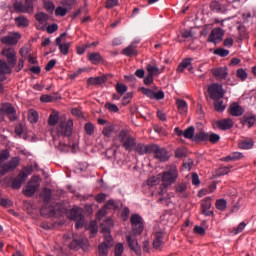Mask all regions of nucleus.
I'll return each instance as SVG.
<instances>
[{"mask_svg": "<svg viewBox=\"0 0 256 256\" xmlns=\"http://www.w3.org/2000/svg\"><path fill=\"white\" fill-rule=\"evenodd\" d=\"M11 157V154L9 153V150L5 149L2 150L0 153V175H7V173H10V171H15L17 167H19V157L12 158L8 163L2 164L3 161H7Z\"/></svg>", "mask_w": 256, "mask_h": 256, "instance_id": "nucleus-1", "label": "nucleus"}, {"mask_svg": "<svg viewBox=\"0 0 256 256\" xmlns=\"http://www.w3.org/2000/svg\"><path fill=\"white\" fill-rule=\"evenodd\" d=\"M51 136L53 139L56 137H71L73 134V120L68 121L60 120L55 128H51Z\"/></svg>", "mask_w": 256, "mask_h": 256, "instance_id": "nucleus-2", "label": "nucleus"}, {"mask_svg": "<svg viewBox=\"0 0 256 256\" xmlns=\"http://www.w3.org/2000/svg\"><path fill=\"white\" fill-rule=\"evenodd\" d=\"M118 141L122 143V147L125 148L126 151H133L137 145V140L132 137L131 132L129 130L123 129L118 134Z\"/></svg>", "mask_w": 256, "mask_h": 256, "instance_id": "nucleus-3", "label": "nucleus"}, {"mask_svg": "<svg viewBox=\"0 0 256 256\" xmlns=\"http://www.w3.org/2000/svg\"><path fill=\"white\" fill-rule=\"evenodd\" d=\"M178 177L179 170H177V166H167L166 170L162 173V183L165 187H171L177 181Z\"/></svg>", "mask_w": 256, "mask_h": 256, "instance_id": "nucleus-4", "label": "nucleus"}, {"mask_svg": "<svg viewBox=\"0 0 256 256\" xmlns=\"http://www.w3.org/2000/svg\"><path fill=\"white\" fill-rule=\"evenodd\" d=\"M33 173V167L28 166L24 167L22 171L18 174L16 178H14L12 182V188L13 189H21V186L27 181V178L29 175Z\"/></svg>", "mask_w": 256, "mask_h": 256, "instance_id": "nucleus-5", "label": "nucleus"}, {"mask_svg": "<svg viewBox=\"0 0 256 256\" xmlns=\"http://www.w3.org/2000/svg\"><path fill=\"white\" fill-rule=\"evenodd\" d=\"M69 219L76 221V229H81L85 225V216L81 208H73L70 211Z\"/></svg>", "mask_w": 256, "mask_h": 256, "instance_id": "nucleus-6", "label": "nucleus"}, {"mask_svg": "<svg viewBox=\"0 0 256 256\" xmlns=\"http://www.w3.org/2000/svg\"><path fill=\"white\" fill-rule=\"evenodd\" d=\"M208 93L210 99H213L214 101H217V99H223V97H225L223 85L217 83L211 84L208 87Z\"/></svg>", "mask_w": 256, "mask_h": 256, "instance_id": "nucleus-7", "label": "nucleus"}, {"mask_svg": "<svg viewBox=\"0 0 256 256\" xmlns=\"http://www.w3.org/2000/svg\"><path fill=\"white\" fill-rule=\"evenodd\" d=\"M39 181L40 179L38 176H34L31 178L23 191L26 197H33L34 193H37V190L39 189V187H41Z\"/></svg>", "mask_w": 256, "mask_h": 256, "instance_id": "nucleus-8", "label": "nucleus"}, {"mask_svg": "<svg viewBox=\"0 0 256 256\" xmlns=\"http://www.w3.org/2000/svg\"><path fill=\"white\" fill-rule=\"evenodd\" d=\"M130 223L132 225V233L133 235H141L143 233V218L138 214H132L130 217Z\"/></svg>", "mask_w": 256, "mask_h": 256, "instance_id": "nucleus-9", "label": "nucleus"}, {"mask_svg": "<svg viewBox=\"0 0 256 256\" xmlns=\"http://www.w3.org/2000/svg\"><path fill=\"white\" fill-rule=\"evenodd\" d=\"M2 55L6 58L8 65H17V51L15 48L6 46L2 49Z\"/></svg>", "mask_w": 256, "mask_h": 256, "instance_id": "nucleus-10", "label": "nucleus"}, {"mask_svg": "<svg viewBox=\"0 0 256 256\" xmlns=\"http://www.w3.org/2000/svg\"><path fill=\"white\" fill-rule=\"evenodd\" d=\"M152 153H154L155 158L159 159V161L165 162L169 161V152L165 148L159 147L157 144H153Z\"/></svg>", "mask_w": 256, "mask_h": 256, "instance_id": "nucleus-11", "label": "nucleus"}, {"mask_svg": "<svg viewBox=\"0 0 256 256\" xmlns=\"http://www.w3.org/2000/svg\"><path fill=\"white\" fill-rule=\"evenodd\" d=\"M111 227H113V220L107 219L101 224L102 233H104V239L108 244L113 243V237H111Z\"/></svg>", "mask_w": 256, "mask_h": 256, "instance_id": "nucleus-12", "label": "nucleus"}, {"mask_svg": "<svg viewBox=\"0 0 256 256\" xmlns=\"http://www.w3.org/2000/svg\"><path fill=\"white\" fill-rule=\"evenodd\" d=\"M223 35H225V31H223V29L214 28L211 31L207 41H208V43H214L215 45H217V43L222 41Z\"/></svg>", "mask_w": 256, "mask_h": 256, "instance_id": "nucleus-13", "label": "nucleus"}, {"mask_svg": "<svg viewBox=\"0 0 256 256\" xmlns=\"http://www.w3.org/2000/svg\"><path fill=\"white\" fill-rule=\"evenodd\" d=\"M140 91L149 99H156L157 101L165 99V93L163 91H158L157 93H155L153 90L145 87L140 88Z\"/></svg>", "mask_w": 256, "mask_h": 256, "instance_id": "nucleus-14", "label": "nucleus"}, {"mask_svg": "<svg viewBox=\"0 0 256 256\" xmlns=\"http://www.w3.org/2000/svg\"><path fill=\"white\" fill-rule=\"evenodd\" d=\"M21 34L18 32H12L7 36H4L0 39L3 45H17L19 43V38Z\"/></svg>", "mask_w": 256, "mask_h": 256, "instance_id": "nucleus-15", "label": "nucleus"}, {"mask_svg": "<svg viewBox=\"0 0 256 256\" xmlns=\"http://www.w3.org/2000/svg\"><path fill=\"white\" fill-rule=\"evenodd\" d=\"M66 35L67 33H63L58 38H56V45L59 47V51L62 55H69V49H71L70 42L63 43V37Z\"/></svg>", "mask_w": 256, "mask_h": 256, "instance_id": "nucleus-16", "label": "nucleus"}, {"mask_svg": "<svg viewBox=\"0 0 256 256\" xmlns=\"http://www.w3.org/2000/svg\"><path fill=\"white\" fill-rule=\"evenodd\" d=\"M13 67L15 66H11L9 62L0 60V81H5L7 79L5 75H11L13 73Z\"/></svg>", "mask_w": 256, "mask_h": 256, "instance_id": "nucleus-17", "label": "nucleus"}, {"mask_svg": "<svg viewBox=\"0 0 256 256\" xmlns=\"http://www.w3.org/2000/svg\"><path fill=\"white\" fill-rule=\"evenodd\" d=\"M0 113H6L8 115L10 121H15L17 119V112L15 111V108L10 103H6L2 105V108H0Z\"/></svg>", "mask_w": 256, "mask_h": 256, "instance_id": "nucleus-18", "label": "nucleus"}, {"mask_svg": "<svg viewBox=\"0 0 256 256\" xmlns=\"http://www.w3.org/2000/svg\"><path fill=\"white\" fill-rule=\"evenodd\" d=\"M211 73L216 79H227V75H229V70L226 66L214 68L211 70Z\"/></svg>", "mask_w": 256, "mask_h": 256, "instance_id": "nucleus-19", "label": "nucleus"}, {"mask_svg": "<svg viewBox=\"0 0 256 256\" xmlns=\"http://www.w3.org/2000/svg\"><path fill=\"white\" fill-rule=\"evenodd\" d=\"M127 243L132 249V251H135L137 255H141V248L139 247V244L137 243V238L135 236L129 234L126 236Z\"/></svg>", "mask_w": 256, "mask_h": 256, "instance_id": "nucleus-20", "label": "nucleus"}, {"mask_svg": "<svg viewBox=\"0 0 256 256\" xmlns=\"http://www.w3.org/2000/svg\"><path fill=\"white\" fill-rule=\"evenodd\" d=\"M134 150L136 151V153H138V155H149L153 151V144H138L134 147Z\"/></svg>", "mask_w": 256, "mask_h": 256, "instance_id": "nucleus-21", "label": "nucleus"}, {"mask_svg": "<svg viewBox=\"0 0 256 256\" xmlns=\"http://www.w3.org/2000/svg\"><path fill=\"white\" fill-rule=\"evenodd\" d=\"M202 213L206 215V217H211L213 215V211H211V198H205L201 202Z\"/></svg>", "mask_w": 256, "mask_h": 256, "instance_id": "nucleus-22", "label": "nucleus"}, {"mask_svg": "<svg viewBox=\"0 0 256 256\" xmlns=\"http://www.w3.org/2000/svg\"><path fill=\"white\" fill-rule=\"evenodd\" d=\"M229 111H230V115H232V117H241V115H243V113H245V109H243V107H241L237 103L231 104L229 107Z\"/></svg>", "mask_w": 256, "mask_h": 256, "instance_id": "nucleus-23", "label": "nucleus"}, {"mask_svg": "<svg viewBox=\"0 0 256 256\" xmlns=\"http://www.w3.org/2000/svg\"><path fill=\"white\" fill-rule=\"evenodd\" d=\"M87 59L92 63V65H99V63H103V56H101V53L99 52L88 53Z\"/></svg>", "mask_w": 256, "mask_h": 256, "instance_id": "nucleus-24", "label": "nucleus"}, {"mask_svg": "<svg viewBox=\"0 0 256 256\" xmlns=\"http://www.w3.org/2000/svg\"><path fill=\"white\" fill-rule=\"evenodd\" d=\"M191 61H193V59L191 58H186L182 60V62L178 65L177 73H183L185 69H188V71H193V66L191 65Z\"/></svg>", "mask_w": 256, "mask_h": 256, "instance_id": "nucleus-25", "label": "nucleus"}, {"mask_svg": "<svg viewBox=\"0 0 256 256\" xmlns=\"http://www.w3.org/2000/svg\"><path fill=\"white\" fill-rule=\"evenodd\" d=\"M216 126L221 131H227L233 127V120L228 118V119L217 121Z\"/></svg>", "mask_w": 256, "mask_h": 256, "instance_id": "nucleus-26", "label": "nucleus"}, {"mask_svg": "<svg viewBox=\"0 0 256 256\" xmlns=\"http://www.w3.org/2000/svg\"><path fill=\"white\" fill-rule=\"evenodd\" d=\"M59 112H52L50 115H49V118H48V125L50 127V131L51 129H55L57 126L55 125H59Z\"/></svg>", "mask_w": 256, "mask_h": 256, "instance_id": "nucleus-27", "label": "nucleus"}, {"mask_svg": "<svg viewBox=\"0 0 256 256\" xmlns=\"http://www.w3.org/2000/svg\"><path fill=\"white\" fill-rule=\"evenodd\" d=\"M122 55H125L126 57H136L137 46L135 44H130L128 47L122 50Z\"/></svg>", "mask_w": 256, "mask_h": 256, "instance_id": "nucleus-28", "label": "nucleus"}, {"mask_svg": "<svg viewBox=\"0 0 256 256\" xmlns=\"http://www.w3.org/2000/svg\"><path fill=\"white\" fill-rule=\"evenodd\" d=\"M163 239H165L163 232H157L153 241L154 249H161L163 246Z\"/></svg>", "mask_w": 256, "mask_h": 256, "instance_id": "nucleus-29", "label": "nucleus"}, {"mask_svg": "<svg viewBox=\"0 0 256 256\" xmlns=\"http://www.w3.org/2000/svg\"><path fill=\"white\" fill-rule=\"evenodd\" d=\"M239 159H243V153L241 152H232L228 156L221 159V161H225L229 163V161H239Z\"/></svg>", "mask_w": 256, "mask_h": 256, "instance_id": "nucleus-30", "label": "nucleus"}, {"mask_svg": "<svg viewBox=\"0 0 256 256\" xmlns=\"http://www.w3.org/2000/svg\"><path fill=\"white\" fill-rule=\"evenodd\" d=\"M112 242L110 244H107V241L101 243L98 247V253L100 256H108L109 255V247H111Z\"/></svg>", "mask_w": 256, "mask_h": 256, "instance_id": "nucleus-31", "label": "nucleus"}, {"mask_svg": "<svg viewBox=\"0 0 256 256\" xmlns=\"http://www.w3.org/2000/svg\"><path fill=\"white\" fill-rule=\"evenodd\" d=\"M105 81H107L105 76L90 77L88 78V85H103Z\"/></svg>", "mask_w": 256, "mask_h": 256, "instance_id": "nucleus-32", "label": "nucleus"}, {"mask_svg": "<svg viewBox=\"0 0 256 256\" xmlns=\"http://www.w3.org/2000/svg\"><path fill=\"white\" fill-rule=\"evenodd\" d=\"M146 71H147L148 75H151L152 77L161 75V70L159 69V67L157 65L148 64L146 66Z\"/></svg>", "mask_w": 256, "mask_h": 256, "instance_id": "nucleus-33", "label": "nucleus"}, {"mask_svg": "<svg viewBox=\"0 0 256 256\" xmlns=\"http://www.w3.org/2000/svg\"><path fill=\"white\" fill-rule=\"evenodd\" d=\"M176 192L179 193L180 195H182L183 199H186L187 197V183L182 182V183H178L175 186Z\"/></svg>", "mask_w": 256, "mask_h": 256, "instance_id": "nucleus-34", "label": "nucleus"}, {"mask_svg": "<svg viewBox=\"0 0 256 256\" xmlns=\"http://www.w3.org/2000/svg\"><path fill=\"white\" fill-rule=\"evenodd\" d=\"M176 105H177L178 111L181 115L187 113V111H188L187 101L178 99V100H176Z\"/></svg>", "mask_w": 256, "mask_h": 256, "instance_id": "nucleus-35", "label": "nucleus"}, {"mask_svg": "<svg viewBox=\"0 0 256 256\" xmlns=\"http://www.w3.org/2000/svg\"><path fill=\"white\" fill-rule=\"evenodd\" d=\"M35 19L36 21H38V23H40V25H45V23L49 21V15L44 12H38L37 14H35Z\"/></svg>", "mask_w": 256, "mask_h": 256, "instance_id": "nucleus-36", "label": "nucleus"}, {"mask_svg": "<svg viewBox=\"0 0 256 256\" xmlns=\"http://www.w3.org/2000/svg\"><path fill=\"white\" fill-rule=\"evenodd\" d=\"M194 141L200 143L201 141H209V132H198L194 136Z\"/></svg>", "mask_w": 256, "mask_h": 256, "instance_id": "nucleus-37", "label": "nucleus"}, {"mask_svg": "<svg viewBox=\"0 0 256 256\" xmlns=\"http://www.w3.org/2000/svg\"><path fill=\"white\" fill-rule=\"evenodd\" d=\"M17 27H29V19L25 16H19L15 18Z\"/></svg>", "mask_w": 256, "mask_h": 256, "instance_id": "nucleus-38", "label": "nucleus"}, {"mask_svg": "<svg viewBox=\"0 0 256 256\" xmlns=\"http://www.w3.org/2000/svg\"><path fill=\"white\" fill-rule=\"evenodd\" d=\"M185 139H191L192 141H195V127L189 126L186 130H184V136Z\"/></svg>", "mask_w": 256, "mask_h": 256, "instance_id": "nucleus-39", "label": "nucleus"}, {"mask_svg": "<svg viewBox=\"0 0 256 256\" xmlns=\"http://www.w3.org/2000/svg\"><path fill=\"white\" fill-rule=\"evenodd\" d=\"M255 142L253 140H242L238 143L239 149H253Z\"/></svg>", "mask_w": 256, "mask_h": 256, "instance_id": "nucleus-40", "label": "nucleus"}, {"mask_svg": "<svg viewBox=\"0 0 256 256\" xmlns=\"http://www.w3.org/2000/svg\"><path fill=\"white\" fill-rule=\"evenodd\" d=\"M114 131H115V126L113 124H108L103 128L102 135H104V137H107V139H109V137L113 135Z\"/></svg>", "mask_w": 256, "mask_h": 256, "instance_id": "nucleus-41", "label": "nucleus"}, {"mask_svg": "<svg viewBox=\"0 0 256 256\" xmlns=\"http://www.w3.org/2000/svg\"><path fill=\"white\" fill-rule=\"evenodd\" d=\"M53 195V192L51 191V189L49 188H45L40 197H42V200L44 201V203H49V201H51V197Z\"/></svg>", "mask_w": 256, "mask_h": 256, "instance_id": "nucleus-42", "label": "nucleus"}, {"mask_svg": "<svg viewBox=\"0 0 256 256\" xmlns=\"http://www.w3.org/2000/svg\"><path fill=\"white\" fill-rule=\"evenodd\" d=\"M226 105L223 102V100L220 99H216L214 100V109L215 111H217L218 113H223V110L226 109Z\"/></svg>", "mask_w": 256, "mask_h": 256, "instance_id": "nucleus-43", "label": "nucleus"}, {"mask_svg": "<svg viewBox=\"0 0 256 256\" xmlns=\"http://www.w3.org/2000/svg\"><path fill=\"white\" fill-rule=\"evenodd\" d=\"M256 118L255 116H243L242 118V124L248 125V127H253L255 125Z\"/></svg>", "mask_w": 256, "mask_h": 256, "instance_id": "nucleus-44", "label": "nucleus"}, {"mask_svg": "<svg viewBox=\"0 0 256 256\" xmlns=\"http://www.w3.org/2000/svg\"><path fill=\"white\" fill-rule=\"evenodd\" d=\"M28 121L30 123H37L39 121V113L37 111L31 109L28 111Z\"/></svg>", "mask_w": 256, "mask_h": 256, "instance_id": "nucleus-45", "label": "nucleus"}, {"mask_svg": "<svg viewBox=\"0 0 256 256\" xmlns=\"http://www.w3.org/2000/svg\"><path fill=\"white\" fill-rule=\"evenodd\" d=\"M13 7L16 13H27V6H25V4H22L21 2H15L13 4Z\"/></svg>", "mask_w": 256, "mask_h": 256, "instance_id": "nucleus-46", "label": "nucleus"}, {"mask_svg": "<svg viewBox=\"0 0 256 256\" xmlns=\"http://www.w3.org/2000/svg\"><path fill=\"white\" fill-rule=\"evenodd\" d=\"M208 141L213 144L219 143V141H221V136L213 132H208Z\"/></svg>", "mask_w": 256, "mask_h": 256, "instance_id": "nucleus-47", "label": "nucleus"}, {"mask_svg": "<svg viewBox=\"0 0 256 256\" xmlns=\"http://www.w3.org/2000/svg\"><path fill=\"white\" fill-rule=\"evenodd\" d=\"M61 5L66 9H73L77 5V0H61Z\"/></svg>", "mask_w": 256, "mask_h": 256, "instance_id": "nucleus-48", "label": "nucleus"}, {"mask_svg": "<svg viewBox=\"0 0 256 256\" xmlns=\"http://www.w3.org/2000/svg\"><path fill=\"white\" fill-rule=\"evenodd\" d=\"M43 5L48 13H53V11H55V4L52 1L44 0Z\"/></svg>", "mask_w": 256, "mask_h": 256, "instance_id": "nucleus-49", "label": "nucleus"}, {"mask_svg": "<svg viewBox=\"0 0 256 256\" xmlns=\"http://www.w3.org/2000/svg\"><path fill=\"white\" fill-rule=\"evenodd\" d=\"M175 157L177 159H183V157H187V149L186 148H177L175 150Z\"/></svg>", "mask_w": 256, "mask_h": 256, "instance_id": "nucleus-50", "label": "nucleus"}, {"mask_svg": "<svg viewBox=\"0 0 256 256\" xmlns=\"http://www.w3.org/2000/svg\"><path fill=\"white\" fill-rule=\"evenodd\" d=\"M210 9L211 11H215L216 13H221V3H219V1L217 0L212 1L210 4Z\"/></svg>", "mask_w": 256, "mask_h": 256, "instance_id": "nucleus-51", "label": "nucleus"}, {"mask_svg": "<svg viewBox=\"0 0 256 256\" xmlns=\"http://www.w3.org/2000/svg\"><path fill=\"white\" fill-rule=\"evenodd\" d=\"M216 209H219V211H225V209H227V201L225 199L217 200Z\"/></svg>", "mask_w": 256, "mask_h": 256, "instance_id": "nucleus-52", "label": "nucleus"}, {"mask_svg": "<svg viewBox=\"0 0 256 256\" xmlns=\"http://www.w3.org/2000/svg\"><path fill=\"white\" fill-rule=\"evenodd\" d=\"M85 133L88 135H93L95 133V126L91 122H88L84 126Z\"/></svg>", "mask_w": 256, "mask_h": 256, "instance_id": "nucleus-53", "label": "nucleus"}, {"mask_svg": "<svg viewBox=\"0 0 256 256\" xmlns=\"http://www.w3.org/2000/svg\"><path fill=\"white\" fill-rule=\"evenodd\" d=\"M116 91L119 93V95H123L124 93H127V85L123 83H117L116 84Z\"/></svg>", "mask_w": 256, "mask_h": 256, "instance_id": "nucleus-54", "label": "nucleus"}, {"mask_svg": "<svg viewBox=\"0 0 256 256\" xmlns=\"http://www.w3.org/2000/svg\"><path fill=\"white\" fill-rule=\"evenodd\" d=\"M236 76L238 77V79H241V81H245L247 79V71H245V69L243 68H239L237 70Z\"/></svg>", "mask_w": 256, "mask_h": 256, "instance_id": "nucleus-55", "label": "nucleus"}, {"mask_svg": "<svg viewBox=\"0 0 256 256\" xmlns=\"http://www.w3.org/2000/svg\"><path fill=\"white\" fill-rule=\"evenodd\" d=\"M56 17H65L67 15V8L58 6L55 10Z\"/></svg>", "mask_w": 256, "mask_h": 256, "instance_id": "nucleus-56", "label": "nucleus"}, {"mask_svg": "<svg viewBox=\"0 0 256 256\" xmlns=\"http://www.w3.org/2000/svg\"><path fill=\"white\" fill-rule=\"evenodd\" d=\"M214 55H218L219 57H227V55H229V50L217 48L216 50H214Z\"/></svg>", "mask_w": 256, "mask_h": 256, "instance_id": "nucleus-57", "label": "nucleus"}, {"mask_svg": "<svg viewBox=\"0 0 256 256\" xmlns=\"http://www.w3.org/2000/svg\"><path fill=\"white\" fill-rule=\"evenodd\" d=\"M34 1H37V0H25V7H26V12L27 13H33L34 11V7H33V3Z\"/></svg>", "mask_w": 256, "mask_h": 256, "instance_id": "nucleus-58", "label": "nucleus"}, {"mask_svg": "<svg viewBox=\"0 0 256 256\" xmlns=\"http://www.w3.org/2000/svg\"><path fill=\"white\" fill-rule=\"evenodd\" d=\"M105 107L110 111V113H119V107L113 103H106Z\"/></svg>", "mask_w": 256, "mask_h": 256, "instance_id": "nucleus-59", "label": "nucleus"}, {"mask_svg": "<svg viewBox=\"0 0 256 256\" xmlns=\"http://www.w3.org/2000/svg\"><path fill=\"white\" fill-rule=\"evenodd\" d=\"M119 5V0H106L105 7L106 9H113V7H117Z\"/></svg>", "mask_w": 256, "mask_h": 256, "instance_id": "nucleus-60", "label": "nucleus"}, {"mask_svg": "<svg viewBox=\"0 0 256 256\" xmlns=\"http://www.w3.org/2000/svg\"><path fill=\"white\" fill-rule=\"evenodd\" d=\"M148 187H155V185H159V178L152 176L147 180Z\"/></svg>", "mask_w": 256, "mask_h": 256, "instance_id": "nucleus-61", "label": "nucleus"}, {"mask_svg": "<svg viewBox=\"0 0 256 256\" xmlns=\"http://www.w3.org/2000/svg\"><path fill=\"white\" fill-rule=\"evenodd\" d=\"M104 209H112L115 210L117 209V204L115 203V200L110 199L106 202V204L104 205Z\"/></svg>", "mask_w": 256, "mask_h": 256, "instance_id": "nucleus-62", "label": "nucleus"}, {"mask_svg": "<svg viewBox=\"0 0 256 256\" xmlns=\"http://www.w3.org/2000/svg\"><path fill=\"white\" fill-rule=\"evenodd\" d=\"M97 231H99V227L97 226V222H91L90 223L91 236L95 237V235H97Z\"/></svg>", "mask_w": 256, "mask_h": 256, "instance_id": "nucleus-63", "label": "nucleus"}, {"mask_svg": "<svg viewBox=\"0 0 256 256\" xmlns=\"http://www.w3.org/2000/svg\"><path fill=\"white\" fill-rule=\"evenodd\" d=\"M123 255V244L119 243L115 246V256Z\"/></svg>", "mask_w": 256, "mask_h": 256, "instance_id": "nucleus-64", "label": "nucleus"}]
</instances>
